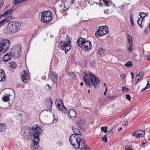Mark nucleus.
<instances>
[{
	"instance_id": "obj_33",
	"label": "nucleus",
	"mask_w": 150,
	"mask_h": 150,
	"mask_svg": "<svg viewBox=\"0 0 150 150\" xmlns=\"http://www.w3.org/2000/svg\"><path fill=\"white\" fill-rule=\"evenodd\" d=\"M98 52L100 55H102L104 53L105 50L102 48H100L98 50Z\"/></svg>"
},
{
	"instance_id": "obj_57",
	"label": "nucleus",
	"mask_w": 150,
	"mask_h": 150,
	"mask_svg": "<svg viewBox=\"0 0 150 150\" xmlns=\"http://www.w3.org/2000/svg\"><path fill=\"white\" fill-rule=\"evenodd\" d=\"M147 83H148V84H149L150 85V79H148Z\"/></svg>"
},
{
	"instance_id": "obj_60",
	"label": "nucleus",
	"mask_w": 150,
	"mask_h": 150,
	"mask_svg": "<svg viewBox=\"0 0 150 150\" xmlns=\"http://www.w3.org/2000/svg\"><path fill=\"white\" fill-rule=\"evenodd\" d=\"M107 93V92H106L105 91L104 93V95H105L106 94V93Z\"/></svg>"
},
{
	"instance_id": "obj_40",
	"label": "nucleus",
	"mask_w": 150,
	"mask_h": 150,
	"mask_svg": "<svg viewBox=\"0 0 150 150\" xmlns=\"http://www.w3.org/2000/svg\"><path fill=\"white\" fill-rule=\"evenodd\" d=\"M129 89L128 88H126L125 86H122V91L123 92H128Z\"/></svg>"
},
{
	"instance_id": "obj_52",
	"label": "nucleus",
	"mask_w": 150,
	"mask_h": 150,
	"mask_svg": "<svg viewBox=\"0 0 150 150\" xmlns=\"http://www.w3.org/2000/svg\"><path fill=\"white\" fill-rule=\"evenodd\" d=\"M8 106L7 107H6L5 108H10V107L11 106V104L10 103H8Z\"/></svg>"
},
{
	"instance_id": "obj_17",
	"label": "nucleus",
	"mask_w": 150,
	"mask_h": 150,
	"mask_svg": "<svg viewBox=\"0 0 150 150\" xmlns=\"http://www.w3.org/2000/svg\"><path fill=\"white\" fill-rule=\"evenodd\" d=\"M10 52H8L5 54L3 57L4 62H6L11 59L12 57Z\"/></svg>"
},
{
	"instance_id": "obj_35",
	"label": "nucleus",
	"mask_w": 150,
	"mask_h": 150,
	"mask_svg": "<svg viewBox=\"0 0 150 150\" xmlns=\"http://www.w3.org/2000/svg\"><path fill=\"white\" fill-rule=\"evenodd\" d=\"M148 14V13L147 12H146V13H144L143 12H141L139 13V16H140V18H141L142 17V15H145V16H144V17L142 18V19L143 20L144 17L145 16L147 15Z\"/></svg>"
},
{
	"instance_id": "obj_42",
	"label": "nucleus",
	"mask_w": 150,
	"mask_h": 150,
	"mask_svg": "<svg viewBox=\"0 0 150 150\" xmlns=\"http://www.w3.org/2000/svg\"><path fill=\"white\" fill-rule=\"evenodd\" d=\"M150 30V23L149 24V25L147 28L145 29L144 32L147 33Z\"/></svg>"
},
{
	"instance_id": "obj_50",
	"label": "nucleus",
	"mask_w": 150,
	"mask_h": 150,
	"mask_svg": "<svg viewBox=\"0 0 150 150\" xmlns=\"http://www.w3.org/2000/svg\"><path fill=\"white\" fill-rule=\"evenodd\" d=\"M121 78L123 80L124 78L126 77L125 75L124 74H121L120 75Z\"/></svg>"
},
{
	"instance_id": "obj_63",
	"label": "nucleus",
	"mask_w": 150,
	"mask_h": 150,
	"mask_svg": "<svg viewBox=\"0 0 150 150\" xmlns=\"http://www.w3.org/2000/svg\"><path fill=\"white\" fill-rule=\"evenodd\" d=\"M75 0H71V3H72L74 2V1H75Z\"/></svg>"
},
{
	"instance_id": "obj_8",
	"label": "nucleus",
	"mask_w": 150,
	"mask_h": 150,
	"mask_svg": "<svg viewBox=\"0 0 150 150\" xmlns=\"http://www.w3.org/2000/svg\"><path fill=\"white\" fill-rule=\"evenodd\" d=\"M71 44L67 43L65 41H61L59 43V47L61 50H64L67 53L71 48Z\"/></svg>"
},
{
	"instance_id": "obj_9",
	"label": "nucleus",
	"mask_w": 150,
	"mask_h": 150,
	"mask_svg": "<svg viewBox=\"0 0 150 150\" xmlns=\"http://www.w3.org/2000/svg\"><path fill=\"white\" fill-rule=\"evenodd\" d=\"M99 29L95 33L96 37L99 38L107 34L108 32V29L106 26L100 27Z\"/></svg>"
},
{
	"instance_id": "obj_31",
	"label": "nucleus",
	"mask_w": 150,
	"mask_h": 150,
	"mask_svg": "<svg viewBox=\"0 0 150 150\" xmlns=\"http://www.w3.org/2000/svg\"><path fill=\"white\" fill-rule=\"evenodd\" d=\"M10 95H9L8 96H5L2 97V99L4 102H7L10 99L9 97Z\"/></svg>"
},
{
	"instance_id": "obj_51",
	"label": "nucleus",
	"mask_w": 150,
	"mask_h": 150,
	"mask_svg": "<svg viewBox=\"0 0 150 150\" xmlns=\"http://www.w3.org/2000/svg\"><path fill=\"white\" fill-rule=\"evenodd\" d=\"M84 150H91V149L89 147L87 146V145L85 147H84Z\"/></svg>"
},
{
	"instance_id": "obj_25",
	"label": "nucleus",
	"mask_w": 150,
	"mask_h": 150,
	"mask_svg": "<svg viewBox=\"0 0 150 150\" xmlns=\"http://www.w3.org/2000/svg\"><path fill=\"white\" fill-rule=\"evenodd\" d=\"M90 61V66H92L94 65L95 64V61L94 60L92 61H90V58H88L87 59H86L84 61L85 64H87L88 62Z\"/></svg>"
},
{
	"instance_id": "obj_1",
	"label": "nucleus",
	"mask_w": 150,
	"mask_h": 150,
	"mask_svg": "<svg viewBox=\"0 0 150 150\" xmlns=\"http://www.w3.org/2000/svg\"><path fill=\"white\" fill-rule=\"evenodd\" d=\"M37 126H33L30 127L28 126H26L23 128L22 132H23V135L24 138L27 140L29 139L30 136L34 137V138H38L37 135L38 134H41L42 130L39 127Z\"/></svg>"
},
{
	"instance_id": "obj_54",
	"label": "nucleus",
	"mask_w": 150,
	"mask_h": 150,
	"mask_svg": "<svg viewBox=\"0 0 150 150\" xmlns=\"http://www.w3.org/2000/svg\"><path fill=\"white\" fill-rule=\"evenodd\" d=\"M46 87H48V88L49 90L51 88V86L48 84H47Z\"/></svg>"
},
{
	"instance_id": "obj_3",
	"label": "nucleus",
	"mask_w": 150,
	"mask_h": 150,
	"mask_svg": "<svg viewBox=\"0 0 150 150\" xmlns=\"http://www.w3.org/2000/svg\"><path fill=\"white\" fill-rule=\"evenodd\" d=\"M20 27V23L17 21H12L8 24L7 30L10 33L13 34L17 32Z\"/></svg>"
},
{
	"instance_id": "obj_61",
	"label": "nucleus",
	"mask_w": 150,
	"mask_h": 150,
	"mask_svg": "<svg viewBox=\"0 0 150 150\" xmlns=\"http://www.w3.org/2000/svg\"><path fill=\"white\" fill-rule=\"evenodd\" d=\"M107 90H108V88L107 87H105V91L106 92H107Z\"/></svg>"
},
{
	"instance_id": "obj_12",
	"label": "nucleus",
	"mask_w": 150,
	"mask_h": 150,
	"mask_svg": "<svg viewBox=\"0 0 150 150\" xmlns=\"http://www.w3.org/2000/svg\"><path fill=\"white\" fill-rule=\"evenodd\" d=\"M40 134H38L36 135L38 136V138L35 139L34 137L33 139L32 140V141L33 142L32 144V145L31 146V148L32 149H36L38 148L39 146L38 144L40 141L39 136Z\"/></svg>"
},
{
	"instance_id": "obj_46",
	"label": "nucleus",
	"mask_w": 150,
	"mask_h": 150,
	"mask_svg": "<svg viewBox=\"0 0 150 150\" xmlns=\"http://www.w3.org/2000/svg\"><path fill=\"white\" fill-rule=\"evenodd\" d=\"M47 101H48L50 103V107L51 108L52 105V99L51 98H49L47 100Z\"/></svg>"
},
{
	"instance_id": "obj_21",
	"label": "nucleus",
	"mask_w": 150,
	"mask_h": 150,
	"mask_svg": "<svg viewBox=\"0 0 150 150\" xmlns=\"http://www.w3.org/2000/svg\"><path fill=\"white\" fill-rule=\"evenodd\" d=\"M74 127H72V129L73 132L74 133V135H77L79 137H82V135L80 134L81 132L80 130L77 128H74Z\"/></svg>"
},
{
	"instance_id": "obj_53",
	"label": "nucleus",
	"mask_w": 150,
	"mask_h": 150,
	"mask_svg": "<svg viewBox=\"0 0 150 150\" xmlns=\"http://www.w3.org/2000/svg\"><path fill=\"white\" fill-rule=\"evenodd\" d=\"M4 4V3L1 2L0 4V8H1V7L3 6Z\"/></svg>"
},
{
	"instance_id": "obj_49",
	"label": "nucleus",
	"mask_w": 150,
	"mask_h": 150,
	"mask_svg": "<svg viewBox=\"0 0 150 150\" xmlns=\"http://www.w3.org/2000/svg\"><path fill=\"white\" fill-rule=\"evenodd\" d=\"M131 111V110H130L128 112H125V113L124 114H123L122 115H121L120 116V118H121L122 117H124L126 115H127V114L130 111Z\"/></svg>"
},
{
	"instance_id": "obj_14",
	"label": "nucleus",
	"mask_w": 150,
	"mask_h": 150,
	"mask_svg": "<svg viewBox=\"0 0 150 150\" xmlns=\"http://www.w3.org/2000/svg\"><path fill=\"white\" fill-rule=\"evenodd\" d=\"M23 72L24 73L21 76L22 80L24 83H27L29 80V75L27 70H24Z\"/></svg>"
},
{
	"instance_id": "obj_20",
	"label": "nucleus",
	"mask_w": 150,
	"mask_h": 150,
	"mask_svg": "<svg viewBox=\"0 0 150 150\" xmlns=\"http://www.w3.org/2000/svg\"><path fill=\"white\" fill-rule=\"evenodd\" d=\"M78 145H79V147H77V149H79L81 150H83L84 147H85L86 145V143L84 142V141L82 139L80 141V142L79 143ZM77 147H78V146Z\"/></svg>"
},
{
	"instance_id": "obj_29",
	"label": "nucleus",
	"mask_w": 150,
	"mask_h": 150,
	"mask_svg": "<svg viewBox=\"0 0 150 150\" xmlns=\"http://www.w3.org/2000/svg\"><path fill=\"white\" fill-rule=\"evenodd\" d=\"M10 67L13 69L15 68L16 67V64L15 62L13 61H10L9 62Z\"/></svg>"
},
{
	"instance_id": "obj_26",
	"label": "nucleus",
	"mask_w": 150,
	"mask_h": 150,
	"mask_svg": "<svg viewBox=\"0 0 150 150\" xmlns=\"http://www.w3.org/2000/svg\"><path fill=\"white\" fill-rule=\"evenodd\" d=\"M138 137H142L145 135V132L144 131L142 130L138 129Z\"/></svg>"
},
{
	"instance_id": "obj_4",
	"label": "nucleus",
	"mask_w": 150,
	"mask_h": 150,
	"mask_svg": "<svg viewBox=\"0 0 150 150\" xmlns=\"http://www.w3.org/2000/svg\"><path fill=\"white\" fill-rule=\"evenodd\" d=\"M10 42L7 39L0 40V55L3 54L9 49Z\"/></svg>"
},
{
	"instance_id": "obj_28",
	"label": "nucleus",
	"mask_w": 150,
	"mask_h": 150,
	"mask_svg": "<svg viewBox=\"0 0 150 150\" xmlns=\"http://www.w3.org/2000/svg\"><path fill=\"white\" fill-rule=\"evenodd\" d=\"M6 129V124L4 123H0V132H3Z\"/></svg>"
},
{
	"instance_id": "obj_27",
	"label": "nucleus",
	"mask_w": 150,
	"mask_h": 150,
	"mask_svg": "<svg viewBox=\"0 0 150 150\" xmlns=\"http://www.w3.org/2000/svg\"><path fill=\"white\" fill-rule=\"evenodd\" d=\"M13 11V9L11 8L4 12L3 13V15H4V17L6 16L7 15L11 14Z\"/></svg>"
},
{
	"instance_id": "obj_59",
	"label": "nucleus",
	"mask_w": 150,
	"mask_h": 150,
	"mask_svg": "<svg viewBox=\"0 0 150 150\" xmlns=\"http://www.w3.org/2000/svg\"><path fill=\"white\" fill-rule=\"evenodd\" d=\"M2 16L4 17V15H3V14L1 15H0V19H1Z\"/></svg>"
},
{
	"instance_id": "obj_43",
	"label": "nucleus",
	"mask_w": 150,
	"mask_h": 150,
	"mask_svg": "<svg viewBox=\"0 0 150 150\" xmlns=\"http://www.w3.org/2000/svg\"><path fill=\"white\" fill-rule=\"evenodd\" d=\"M107 138V137L105 135L104 137H102V140H104V143H106L107 142L108 140Z\"/></svg>"
},
{
	"instance_id": "obj_64",
	"label": "nucleus",
	"mask_w": 150,
	"mask_h": 150,
	"mask_svg": "<svg viewBox=\"0 0 150 150\" xmlns=\"http://www.w3.org/2000/svg\"><path fill=\"white\" fill-rule=\"evenodd\" d=\"M60 103H62V100H60V102H59Z\"/></svg>"
},
{
	"instance_id": "obj_30",
	"label": "nucleus",
	"mask_w": 150,
	"mask_h": 150,
	"mask_svg": "<svg viewBox=\"0 0 150 150\" xmlns=\"http://www.w3.org/2000/svg\"><path fill=\"white\" fill-rule=\"evenodd\" d=\"M68 75L72 79H74L76 76V75L75 73L71 71L69 72Z\"/></svg>"
},
{
	"instance_id": "obj_48",
	"label": "nucleus",
	"mask_w": 150,
	"mask_h": 150,
	"mask_svg": "<svg viewBox=\"0 0 150 150\" xmlns=\"http://www.w3.org/2000/svg\"><path fill=\"white\" fill-rule=\"evenodd\" d=\"M126 98L129 100L130 101L131 98V97L129 94H127L126 95Z\"/></svg>"
},
{
	"instance_id": "obj_41",
	"label": "nucleus",
	"mask_w": 150,
	"mask_h": 150,
	"mask_svg": "<svg viewBox=\"0 0 150 150\" xmlns=\"http://www.w3.org/2000/svg\"><path fill=\"white\" fill-rule=\"evenodd\" d=\"M101 129L102 131H103L104 133H106L108 132L107 130V127L106 126L104 127H102L101 128Z\"/></svg>"
},
{
	"instance_id": "obj_15",
	"label": "nucleus",
	"mask_w": 150,
	"mask_h": 150,
	"mask_svg": "<svg viewBox=\"0 0 150 150\" xmlns=\"http://www.w3.org/2000/svg\"><path fill=\"white\" fill-rule=\"evenodd\" d=\"M50 77L54 83H56L57 82L58 79L57 75L55 72H52L50 75Z\"/></svg>"
},
{
	"instance_id": "obj_5",
	"label": "nucleus",
	"mask_w": 150,
	"mask_h": 150,
	"mask_svg": "<svg viewBox=\"0 0 150 150\" xmlns=\"http://www.w3.org/2000/svg\"><path fill=\"white\" fill-rule=\"evenodd\" d=\"M82 137H79L77 135H74L72 134L69 137V142L73 147L77 149L79 143L81 140Z\"/></svg>"
},
{
	"instance_id": "obj_45",
	"label": "nucleus",
	"mask_w": 150,
	"mask_h": 150,
	"mask_svg": "<svg viewBox=\"0 0 150 150\" xmlns=\"http://www.w3.org/2000/svg\"><path fill=\"white\" fill-rule=\"evenodd\" d=\"M150 87V84H148V83H147L146 87L145 88H144L143 89L141 90V91L142 92L144 90H145V89H146L147 88H149Z\"/></svg>"
},
{
	"instance_id": "obj_38",
	"label": "nucleus",
	"mask_w": 150,
	"mask_h": 150,
	"mask_svg": "<svg viewBox=\"0 0 150 150\" xmlns=\"http://www.w3.org/2000/svg\"><path fill=\"white\" fill-rule=\"evenodd\" d=\"M143 20H141L140 18H139L137 21V23L141 27V28H142V22L143 21Z\"/></svg>"
},
{
	"instance_id": "obj_16",
	"label": "nucleus",
	"mask_w": 150,
	"mask_h": 150,
	"mask_svg": "<svg viewBox=\"0 0 150 150\" xmlns=\"http://www.w3.org/2000/svg\"><path fill=\"white\" fill-rule=\"evenodd\" d=\"M56 105L59 110L61 112H63L64 113H67V109L64 105L63 103H62V105H60L59 103H57Z\"/></svg>"
},
{
	"instance_id": "obj_62",
	"label": "nucleus",
	"mask_w": 150,
	"mask_h": 150,
	"mask_svg": "<svg viewBox=\"0 0 150 150\" xmlns=\"http://www.w3.org/2000/svg\"><path fill=\"white\" fill-rule=\"evenodd\" d=\"M80 85L81 86H82L83 85V83L82 82H81V83H80Z\"/></svg>"
},
{
	"instance_id": "obj_24",
	"label": "nucleus",
	"mask_w": 150,
	"mask_h": 150,
	"mask_svg": "<svg viewBox=\"0 0 150 150\" xmlns=\"http://www.w3.org/2000/svg\"><path fill=\"white\" fill-rule=\"evenodd\" d=\"M48 111V110H44L42 111L40 114V115H42V119L44 120H46L48 117V115L46 113Z\"/></svg>"
},
{
	"instance_id": "obj_10",
	"label": "nucleus",
	"mask_w": 150,
	"mask_h": 150,
	"mask_svg": "<svg viewBox=\"0 0 150 150\" xmlns=\"http://www.w3.org/2000/svg\"><path fill=\"white\" fill-rule=\"evenodd\" d=\"M21 51V47L20 46H17L12 48L11 51L10 52V53H11V54L12 57H14L18 58L20 57V54H19V52Z\"/></svg>"
},
{
	"instance_id": "obj_55",
	"label": "nucleus",
	"mask_w": 150,
	"mask_h": 150,
	"mask_svg": "<svg viewBox=\"0 0 150 150\" xmlns=\"http://www.w3.org/2000/svg\"><path fill=\"white\" fill-rule=\"evenodd\" d=\"M130 74L132 76L131 78L132 79L133 78V77L134 76V74L132 72H131Z\"/></svg>"
},
{
	"instance_id": "obj_23",
	"label": "nucleus",
	"mask_w": 150,
	"mask_h": 150,
	"mask_svg": "<svg viewBox=\"0 0 150 150\" xmlns=\"http://www.w3.org/2000/svg\"><path fill=\"white\" fill-rule=\"evenodd\" d=\"M6 77L5 76V74L2 69L0 70V82L3 81L5 80Z\"/></svg>"
},
{
	"instance_id": "obj_11",
	"label": "nucleus",
	"mask_w": 150,
	"mask_h": 150,
	"mask_svg": "<svg viewBox=\"0 0 150 150\" xmlns=\"http://www.w3.org/2000/svg\"><path fill=\"white\" fill-rule=\"evenodd\" d=\"M83 73L84 76H83V81L86 86L89 88H91V85L90 83V77L89 75H88L87 73L85 71H83Z\"/></svg>"
},
{
	"instance_id": "obj_2",
	"label": "nucleus",
	"mask_w": 150,
	"mask_h": 150,
	"mask_svg": "<svg viewBox=\"0 0 150 150\" xmlns=\"http://www.w3.org/2000/svg\"><path fill=\"white\" fill-rule=\"evenodd\" d=\"M77 43L80 47L85 51L90 50L92 47L91 42L89 40H86L85 38H79L77 40Z\"/></svg>"
},
{
	"instance_id": "obj_13",
	"label": "nucleus",
	"mask_w": 150,
	"mask_h": 150,
	"mask_svg": "<svg viewBox=\"0 0 150 150\" xmlns=\"http://www.w3.org/2000/svg\"><path fill=\"white\" fill-rule=\"evenodd\" d=\"M127 48L129 52H131L132 50V48H131L132 43V38L130 35L128 34H127Z\"/></svg>"
},
{
	"instance_id": "obj_37",
	"label": "nucleus",
	"mask_w": 150,
	"mask_h": 150,
	"mask_svg": "<svg viewBox=\"0 0 150 150\" xmlns=\"http://www.w3.org/2000/svg\"><path fill=\"white\" fill-rule=\"evenodd\" d=\"M70 38L69 36L67 35L64 41H65V42H66L67 43H69L70 44H71L70 41Z\"/></svg>"
},
{
	"instance_id": "obj_18",
	"label": "nucleus",
	"mask_w": 150,
	"mask_h": 150,
	"mask_svg": "<svg viewBox=\"0 0 150 150\" xmlns=\"http://www.w3.org/2000/svg\"><path fill=\"white\" fill-rule=\"evenodd\" d=\"M68 114L71 118H75L76 117V111L73 109H71L68 112Z\"/></svg>"
},
{
	"instance_id": "obj_22",
	"label": "nucleus",
	"mask_w": 150,
	"mask_h": 150,
	"mask_svg": "<svg viewBox=\"0 0 150 150\" xmlns=\"http://www.w3.org/2000/svg\"><path fill=\"white\" fill-rule=\"evenodd\" d=\"M143 72L141 71L139 72V74H138L136 76V79L137 80L136 81L135 85H136L139 82V80H141L143 76Z\"/></svg>"
},
{
	"instance_id": "obj_34",
	"label": "nucleus",
	"mask_w": 150,
	"mask_h": 150,
	"mask_svg": "<svg viewBox=\"0 0 150 150\" xmlns=\"http://www.w3.org/2000/svg\"><path fill=\"white\" fill-rule=\"evenodd\" d=\"M130 21L131 24L132 25L134 24L133 20V15L132 14H130Z\"/></svg>"
},
{
	"instance_id": "obj_19",
	"label": "nucleus",
	"mask_w": 150,
	"mask_h": 150,
	"mask_svg": "<svg viewBox=\"0 0 150 150\" xmlns=\"http://www.w3.org/2000/svg\"><path fill=\"white\" fill-rule=\"evenodd\" d=\"M76 125L79 127V128L82 129L83 127L82 125H84L85 124V121L83 119H81L78 120L76 122Z\"/></svg>"
},
{
	"instance_id": "obj_44",
	"label": "nucleus",
	"mask_w": 150,
	"mask_h": 150,
	"mask_svg": "<svg viewBox=\"0 0 150 150\" xmlns=\"http://www.w3.org/2000/svg\"><path fill=\"white\" fill-rule=\"evenodd\" d=\"M103 2L105 6H109V3L106 0H103Z\"/></svg>"
},
{
	"instance_id": "obj_7",
	"label": "nucleus",
	"mask_w": 150,
	"mask_h": 150,
	"mask_svg": "<svg viewBox=\"0 0 150 150\" xmlns=\"http://www.w3.org/2000/svg\"><path fill=\"white\" fill-rule=\"evenodd\" d=\"M88 73L90 77V81L92 85L94 88H97L98 87V84H99L100 83L99 78L93 74L91 71H89Z\"/></svg>"
},
{
	"instance_id": "obj_58",
	"label": "nucleus",
	"mask_w": 150,
	"mask_h": 150,
	"mask_svg": "<svg viewBox=\"0 0 150 150\" xmlns=\"http://www.w3.org/2000/svg\"><path fill=\"white\" fill-rule=\"evenodd\" d=\"M38 31H37V30H36V31H35V32H34V33H35V34L36 35H37V33H38Z\"/></svg>"
},
{
	"instance_id": "obj_56",
	"label": "nucleus",
	"mask_w": 150,
	"mask_h": 150,
	"mask_svg": "<svg viewBox=\"0 0 150 150\" xmlns=\"http://www.w3.org/2000/svg\"><path fill=\"white\" fill-rule=\"evenodd\" d=\"M125 126H127L128 124V122H125Z\"/></svg>"
},
{
	"instance_id": "obj_36",
	"label": "nucleus",
	"mask_w": 150,
	"mask_h": 150,
	"mask_svg": "<svg viewBox=\"0 0 150 150\" xmlns=\"http://www.w3.org/2000/svg\"><path fill=\"white\" fill-rule=\"evenodd\" d=\"M8 21L6 19H4L0 22V27L4 25L5 22Z\"/></svg>"
},
{
	"instance_id": "obj_6",
	"label": "nucleus",
	"mask_w": 150,
	"mask_h": 150,
	"mask_svg": "<svg viewBox=\"0 0 150 150\" xmlns=\"http://www.w3.org/2000/svg\"><path fill=\"white\" fill-rule=\"evenodd\" d=\"M52 13L50 11H44L41 15V20L42 22L48 23L52 18Z\"/></svg>"
},
{
	"instance_id": "obj_39",
	"label": "nucleus",
	"mask_w": 150,
	"mask_h": 150,
	"mask_svg": "<svg viewBox=\"0 0 150 150\" xmlns=\"http://www.w3.org/2000/svg\"><path fill=\"white\" fill-rule=\"evenodd\" d=\"M138 130L135 131L132 134V136L135 137L137 138H138Z\"/></svg>"
},
{
	"instance_id": "obj_32",
	"label": "nucleus",
	"mask_w": 150,
	"mask_h": 150,
	"mask_svg": "<svg viewBox=\"0 0 150 150\" xmlns=\"http://www.w3.org/2000/svg\"><path fill=\"white\" fill-rule=\"evenodd\" d=\"M132 64L130 61H128L125 64V66L127 67H131L132 66Z\"/></svg>"
},
{
	"instance_id": "obj_47",
	"label": "nucleus",
	"mask_w": 150,
	"mask_h": 150,
	"mask_svg": "<svg viewBox=\"0 0 150 150\" xmlns=\"http://www.w3.org/2000/svg\"><path fill=\"white\" fill-rule=\"evenodd\" d=\"M63 144V142L61 141H59L57 143V144L59 146H62Z\"/></svg>"
}]
</instances>
